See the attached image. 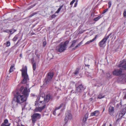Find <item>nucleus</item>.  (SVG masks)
Listing matches in <instances>:
<instances>
[{"instance_id":"9d476101","label":"nucleus","mask_w":126,"mask_h":126,"mask_svg":"<svg viewBox=\"0 0 126 126\" xmlns=\"http://www.w3.org/2000/svg\"><path fill=\"white\" fill-rule=\"evenodd\" d=\"M122 69H117L115 70L113 72V74L114 75L120 76L122 74Z\"/></svg>"},{"instance_id":"49530a36","label":"nucleus","mask_w":126,"mask_h":126,"mask_svg":"<svg viewBox=\"0 0 126 126\" xmlns=\"http://www.w3.org/2000/svg\"><path fill=\"white\" fill-rule=\"evenodd\" d=\"M124 99H126V93L124 95L123 97Z\"/></svg>"},{"instance_id":"774afa93","label":"nucleus","mask_w":126,"mask_h":126,"mask_svg":"<svg viewBox=\"0 0 126 126\" xmlns=\"http://www.w3.org/2000/svg\"><path fill=\"white\" fill-rule=\"evenodd\" d=\"M118 0H117V1H118Z\"/></svg>"},{"instance_id":"864d4df0","label":"nucleus","mask_w":126,"mask_h":126,"mask_svg":"<svg viewBox=\"0 0 126 126\" xmlns=\"http://www.w3.org/2000/svg\"><path fill=\"white\" fill-rule=\"evenodd\" d=\"M17 126H24L23 125H17Z\"/></svg>"},{"instance_id":"c03bdc74","label":"nucleus","mask_w":126,"mask_h":126,"mask_svg":"<svg viewBox=\"0 0 126 126\" xmlns=\"http://www.w3.org/2000/svg\"><path fill=\"white\" fill-rule=\"evenodd\" d=\"M11 30L13 31V32L11 33V34H12L14 32H15L16 31V30H13V29H12Z\"/></svg>"},{"instance_id":"603ef678","label":"nucleus","mask_w":126,"mask_h":126,"mask_svg":"<svg viewBox=\"0 0 126 126\" xmlns=\"http://www.w3.org/2000/svg\"><path fill=\"white\" fill-rule=\"evenodd\" d=\"M93 99L92 98H91L89 99V101H92Z\"/></svg>"},{"instance_id":"6ab92c4d","label":"nucleus","mask_w":126,"mask_h":126,"mask_svg":"<svg viewBox=\"0 0 126 126\" xmlns=\"http://www.w3.org/2000/svg\"><path fill=\"white\" fill-rule=\"evenodd\" d=\"M105 96L101 94H100L98 95L97 97V98L100 99H102Z\"/></svg>"},{"instance_id":"a211bd4d","label":"nucleus","mask_w":126,"mask_h":126,"mask_svg":"<svg viewBox=\"0 0 126 126\" xmlns=\"http://www.w3.org/2000/svg\"><path fill=\"white\" fill-rule=\"evenodd\" d=\"M77 42V41L76 40H73L72 42V44L70 46V48H71L74 46Z\"/></svg>"},{"instance_id":"0e129e2a","label":"nucleus","mask_w":126,"mask_h":126,"mask_svg":"<svg viewBox=\"0 0 126 126\" xmlns=\"http://www.w3.org/2000/svg\"><path fill=\"white\" fill-rule=\"evenodd\" d=\"M87 66H89V65H87Z\"/></svg>"},{"instance_id":"9b49d317","label":"nucleus","mask_w":126,"mask_h":126,"mask_svg":"<svg viewBox=\"0 0 126 126\" xmlns=\"http://www.w3.org/2000/svg\"><path fill=\"white\" fill-rule=\"evenodd\" d=\"M83 89L84 88L82 85L81 84L79 85L78 87H76L75 93L81 92Z\"/></svg>"},{"instance_id":"412c9836","label":"nucleus","mask_w":126,"mask_h":126,"mask_svg":"<svg viewBox=\"0 0 126 126\" xmlns=\"http://www.w3.org/2000/svg\"><path fill=\"white\" fill-rule=\"evenodd\" d=\"M63 5H62L61 6H60L59 8L56 11V13H58L61 10V9L63 7Z\"/></svg>"},{"instance_id":"e2e57ef3","label":"nucleus","mask_w":126,"mask_h":126,"mask_svg":"<svg viewBox=\"0 0 126 126\" xmlns=\"http://www.w3.org/2000/svg\"><path fill=\"white\" fill-rule=\"evenodd\" d=\"M95 85V86H97V85Z\"/></svg>"},{"instance_id":"37998d69","label":"nucleus","mask_w":126,"mask_h":126,"mask_svg":"<svg viewBox=\"0 0 126 126\" xmlns=\"http://www.w3.org/2000/svg\"><path fill=\"white\" fill-rule=\"evenodd\" d=\"M56 16V15H53L51 16V17L52 18H53L55 17Z\"/></svg>"},{"instance_id":"a19ab883","label":"nucleus","mask_w":126,"mask_h":126,"mask_svg":"<svg viewBox=\"0 0 126 126\" xmlns=\"http://www.w3.org/2000/svg\"><path fill=\"white\" fill-rule=\"evenodd\" d=\"M57 110H55H55L53 112V115H56V111Z\"/></svg>"},{"instance_id":"a18cd8bd","label":"nucleus","mask_w":126,"mask_h":126,"mask_svg":"<svg viewBox=\"0 0 126 126\" xmlns=\"http://www.w3.org/2000/svg\"><path fill=\"white\" fill-rule=\"evenodd\" d=\"M77 1H76V2L75 3V5H74V7H76L77 6Z\"/></svg>"},{"instance_id":"6e6d98bb","label":"nucleus","mask_w":126,"mask_h":126,"mask_svg":"<svg viewBox=\"0 0 126 126\" xmlns=\"http://www.w3.org/2000/svg\"><path fill=\"white\" fill-rule=\"evenodd\" d=\"M22 54H20V57H22Z\"/></svg>"},{"instance_id":"7c9ffc66","label":"nucleus","mask_w":126,"mask_h":126,"mask_svg":"<svg viewBox=\"0 0 126 126\" xmlns=\"http://www.w3.org/2000/svg\"><path fill=\"white\" fill-rule=\"evenodd\" d=\"M10 123H9L8 124V125H7L5 124L4 123H2L1 126H10Z\"/></svg>"},{"instance_id":"052dcab7","label":"nucleus","mask_w":126,"mask_h":126,"mask_svg":"<svg viewBox=\"0 0 126 126\" xmlns=\"http://www.w3.org/2000/svg\"><path fill=\"white\" fill-rule=\"evenodd\" d=\"M109 126H112V125L111 124Z\"/></svg>"},{"instance_id":"6e6552de","label":"nucleus","mask_w":126,"mask_h":126,"mask_svg":"<svg viewBox=\"0 0 126 126\" xmlns=\"http://www.w3.org/2000/svg\"><path fill=\"white\" fill-rule=\"evenodd\" d=\"M41 115L38 113H34L32 116V123H34L36 121V119H40V118Z\"/></svg>"},{"instance_id":"ddd939ff","label":"nucleus","mask_w":126,"mask_h":126,"mask_svg":"<svg viewBox=\"0 0 126 126\" xmlns=\"http://www.w3.org/2000/svg\"><path fill=\"white\" fill-rule=\"evenodd\" d=\"M109 114L111 115H112L114 112V107L111 106L110 107L109 109Z\"/></svg>"},{"instance_id":"b1692460","label":"nucleus","mask_w":126,"mask_h":126,"mask_svg":"<svg viewBox=\"0 0 126 126\" xmlns=\"http://www.w3.org/2000/svg\"><path fill=\"white\" fill-rule=\"evenodd\" d=\"M79 68H77L74 74L75 75H77L79 73Z\"/></svg>"},{"instance_id":"0eeeda50","label":"nucleus","mask_w":126,"mask_h":126,"mask_svg":"<svg viewBox=\"0 0 126 126\" xmlns=\"http://www.w3.org/2000/svg\"><path fill=\"white\" fill-rule=\"evenodd\" d=\"M72 118V116L70 112H67L65 113V117L64 119L65 124H66L68 122V120H71Z\"/></svg>"},{"instance_id":"423d86ee","label":"nucleus","mask_w":126,"mask_h":126,"mask_svg":"<svg viewBox=\"0 0 126 126\" xmlns=\"http://www.w3.org/2000/svg\"><path fill=\"white\" fill-rule=\"evenodd\" d=\"M124 107H125V108L123 109L120 112L119 115V118L116 120V123L119 120H121L123 116L125 114L126 112V104L124 105Z\"/></svg>"},{"instance_id":"f8f14e48","label":"nucleus","mask_w":126,"mask_h":126,"mask_svg":"<svg viewBox=\"0 0 126 126\" xmlns=\"http://www.w3.org/2000/svg\"><path fill=\"white\" fill-rule=\"evenodd\" d=\"M66 106V103L64 102L60 104V106L59 107H56L55 108V110H57L60 109L61 108L63 107V109H65Z\"/></svg>"},{"instance_id":"8fccbe9b","label":"nucleus","mask_w":126,"mask_h":126,"mask_svg":"<svg viewBox=\"0 0 126 126\" xmlns=\"http://www.w3.org/2000/svg\"><path fill=\"white\" fill-rule=\"evenodd\" d=\"M120 104H117V105H116V107L117 108H119V107H120Z\"/></svg>"},{"instance_id":"f257e3e1","label":"nucleus","mask_w":126,"mask_h":126,"mask_svg":"<svg viewBox=\"0 0 126 126\" xmlns=\"http://www.w3.org/2000/svg\"><path fill=\"white\" fill-rule=\"evenodd\" d=\"M30 92V90L29 89V91H28L27 87H25L24 88L23 86H22L19 91L17 92L14 94V97L12 102L13 106L14 107H16L17 106L18 103H22L21 105L22 109L25 108L26 104L25 102H23L26 100Z\"/></svg>"},{"instance_id":"2f4dec72","label":"nucleus","mask_w":126,"mask_h":126,"mask_svg":"<svg viewBox=\"0 0 126 126\" xmlns=\"http://www.w3.org/2000/svg\"><path fill=\"white\" fill-rule=\"evenodd\" d=\"M37 12H35V13H33L31 15H30L29 16V17H32V16H34L36 14H37Z\"/></svg>"},{"instance_id":"4d7b16f0","label":"nucleus","mask_w":126,"mask_h":126,"mask_svg":"<svg viewBox=\"0 0 126 126\" xmlns=\"http://www.w3.org/2000/svg\"><path fill=\"white\" fill-rule=\"evenodd\" d=\"M119 104H120V105H121V106L122 105V102H121Z\"/></svg>"},{"instance_id":"09e8293b","label":"nucleus","mask_w":126,"mask_h":126,"mask_svg":"<svg viewBox=\"0 0 126 126\" xmlns=\"http://www.w3.org/2000/svg\"><path fill=\"white\" fill-rule=\"evenodd\" d=\"M38 103L37 101H35V106H36L38 105Z\"/></svg>"},{"instance_id":"5701e85b","label":"nucleus","mask_w":126,"mask_h":126,"mask_svg":"<svg viewBox=\"0 0 126 126\" xmlns=\"http://www.w3.org/2000/svg\"><path fill=\"white\" fill-rule=\"evenodd\" d=\"M88 118V116L87 115H86L84 116L83 119V122H85L87 120Z\"/></svg>"},{"instance_id":"e433bc0d","label":"nucleus","mask_w":126,"mask_h":126,"mask_svg":"<svg viewBox=\"0 0 126 126\" xmlns=\"http://www.w3.org/2000/svg\"><path fill=\"white\" fill-rule=\"evenodd\" d=\"M124 16L125 17H126V11L125 10L123 14Z\"/></svg>"},{"instance_id":"de8ad7c7","label":"nucleus","mask_w":126,"mask_h":126,"mask_svg":"<svg viewBox=\"0 0 126 126\" xmlns=\"http://www.w3.org/2000/svg\"><path fill=\"white\" fill-rule=\"evenodd\" d=\"M21 40V39H19L18 40V41L17 42V43L16 44V45H17L18 43Z\"/></svg>"},{"instance_id":"680f3d73","label":"nucleus","mask_w":126,"mask_h":126,"mask_svg":"<svg viewBox=\"0 0 126 126\" xmlns=\"http://www.w3.org/2000/svg\"><path fill=\"white\" fill-rule=\"evenodd\" d=\"M125 81L126 82V78L125 79Z\"/></svg>"},{"instance_id":"20e7f679","label":"nucleus","mask_w":126,"mask_h":126,"mask_svg":"<svg viewBox=\"0 0 126 126\" xmlns=\"http://www.w3.org/2000/svg\"><path fill=\"white\" fill-rule=\"evenodd\" d=\"M53 76V72H49L48 73L45 79L44 85L45 86L50 85L52 82V79Z\"/></svg>"},{"instance_id":"13d9d810","label":"nucleus","mask_w":126,"mask_h":126,"mask_svg":"<svg viewBox=\"0 0 126 126\" xmlns=\"http://www.w3.org/2000/svg\"><path fill=\"white\" fill-rule=\"evenodd\" d=\"M8 52V51H6L5 52V53H7Z\"/></svg>"},{"instance_id":"f3484780","label":"nucleus","mask_w":126,"mask_h":126,"mask_svg":"<svg viewBox=\"0 0 126 126\" xmlns=\"http://www.w3.org/2000/svg\"><path fill=\"white\" fill-rule=\"evenodd\" d=\"M98 36V35H96L95 37H94V38L93 39H92V40H90V41H87V42H86L85 43V44H88L92 42H93L96 39V38H97V37Z\"/></svg>"},{"instance_id":"c85d7f7f","label":"nucleus","mask_w":126,"mask_h":126,"mask_svg":"<svg viewBox=\"0 0 126 126\" xmlns=\"http://www.w3.org/2000/svg\"><path fill=\"white\" fill-rule=\"evenodd\" d=\"M4 32H6L7 33H10V34H11V33L12 32V30H7L4 31Z\"/></svg>"},{"instance_id":"473e14b6","label":"nucleus","mask_w":126,"mask_h":126,"mask_svg":"<svg viewBox=\"0 0 126 126\" xmlns=\"http://www.w3.org/2000/svg\"><path fill=\"white\" fill-rule=\"evenodd\" d=\"M108 4L109 8L110 7L111 5V2L110 1L108 3Z\"/></svg>"},{"instance_id":"393cba45","label":"nucleus","mask_w":126,"mask_h":126,"mask_svg":"<svg viewBox=\"0 0 126 126\" xmlns=\"http://www.w3.org/2000/svg\"><path fill=\"white\" fill-rule=\"evenodd\" d=\"M81 42H80L77 45H76L75 47L74 48H73L72 49V50H74L77 47L80 46L81 44Z\"/></svg>"},{"instance_id":"f704fd0d","label":"nucleus","mask_w":126,"mask_h":126,"mask_svg":"<svg viewBox=\"0 0 126 126\" xmlns=\"http://www.w3.org/2000/svg\"><path fill=\"white\" fill-rule=\"evenodd\" d=\"M8 122V120L7 119H6L4 120V123L5 124H6Z\"/></svg>"},{"instance_id":"aec40b11","label":"nucleus","mask_w":126,"mask_h":126,"mask_svg":"<svg viewBox=\"0 0 126 126\" xmlns=\"http://www.w3.org/2000/svg\"><path fill=\"white\" fill-rule=\"evenodd\" d=\"M102 16H98L97 17H96L94 18V20L95 21H97L99 19L101 18L102 17Z\"/></svg>"},{"instance_id":"72a5a7b5","label":"nucleus","mask_w":126,"mask_h":126,"mask_svg":"<svg viewBox=\"0 0 126 126\" xmlns=\"http://www.w3.org/2000/svg\"><path fill=\"white\" fill-rule=\"evenodd\" d=\"M106 75L108 78H111L110 77V75L109 73H108L106 74Z\"/></svg>"},{"instance_id":"1a4fd4ad","label":"nucleus","mask_w":126,"mask_h":126,"mask_svg":"<svg viewBox=\"0 0 126 126\" xmlns=\"http://www.w3.org/2000/svg\"><path fill=\"white\" fill-rule=\"evenodd\" d=\"M43 98V100H44V103H46L49 102V100L51 98V97L50 94L47 95L46 97H44V98L41 97L40 99Z\"/></svg>"},{"instance_id":"c756f323","label":"nucleus","mask_w":126,"mask_h":126,"mask_svg":"<svg viewBox=\"0 0 126 126\" xmlns=\"http://www.w3.org/2000/svg\"><path fill=\"white\" fill-rule=\"evenodd\" d=\"M10 45V43L9 41H7L6 44V46L7 47H8Z\"/></svg>"},{"instance_id":"58836bf2","label":"nucleus","mask_w":126,"mask_h":126,"mask_svg":"<svg viewBox=\"0 0 126 126\" xmlns=\"http://www.w3.org/2000/svg\"><path fill=\"white\" fill-rule=\"evenodd\" d=\"M75 0H73L72 1H71L70 3V5H72L75 2Z\"/></svg>"},{"instance_id":"4468645a","label":"nucleus","mask_w":126,"mask_h":126,"mask_svg":"<svg viewBox=\"0 0 126 126\" xmlns=\"http://www.w3.org/2000/svg\"><path fill=\"white\" fill-rule=\"evenodd\" d=\"M45 106L46 105H45L42 107L36 108L34 110V112H41L43 109L45 108Z\"/></svg>"},{"instance_id":"cd10ccee","label":"nucleus","mask_w":126,"mask_h":126,"mask_svg":"<svg viewBox=\"0 0 126 126\" xmlns=\"http://www.w3.org/2000/svg\"><path fill=\"white\" fill-rule=\"evenodd\" d=\"M18 38V36L17 35H16L15 36V37L13 38V41H16L17 40Z\"/></svg>"},{"instance_id":"f03ea898","label":"nucleus","mask_w":126,"mask_h":126,"mask_svg":"<svg viewBox=\"0 0 126 126\" xmlns=\"http://www.w3.org/2000/svg\"><path fill=\"white\" fill-rule=\"evenodd\" d=\"M69 41L66 40L64 42L61 43L56 48V50L58 52L61 53L65 50L66 48V46L68 44Z\"/></svg>"},{"instance_id":"dca6fc26","label":"nucleus","mask_w":126,"mask_h":126,"mask_svg":"<svg viewBox=\"0 0 126 126\" xmlns=\"http://www.w3.org/2000/svg\"><path fill=\"white\" fill-rule=\"evenodd\" d=\"M99 113L98 111L96 110L94 112L92 113L91 114V116H97L99 114Z\"/></svg>"},{"instance_id":"338daca9","label":"nucleus","mask_w":126,"mask_h":126,"mask_svg":"<svg viewBox=\"0 0 126 126\" xmlns=\"http://www.w3.org/2000/svg\"><path fill=\"white\" fill-rule=\"evenodd\" d=\"M13 32V31L12 30V33Z\"/></svg>"},{"instance_id":"4c0bfd02","label":"nucleus","mask_w":126,"mask_h":126,"mask_svg":"<svg viewBox=\"0 0 126 126\" xmlns=\"http://www.w3.org/2000/svg\"><path fill=\"white\" fill-rule=\"evenodd\" d=\"M36 5V4H35L32 5H31L29 7V9H30L31 8H32L33 7L35 6Z\"/></svg>"},{"instance_id":"c9c22d12","label":"nucleus","mask_w":126,"mask_h":126,"mask_svg":"<svg viewBox=\"0 0 126 126\" xmlns=\"http://www.w3.org/2000/svg\"><path fill=\"white\" fill-rule=\"evenodd\" d=\"M122 67L125 69L126 70V63L125 64L123 65L122 66Z\"/></svg>"},{"instance_id":"39448f33","label":"nucleus","mask_w":126,"mask_h":126,"mask_svg":"<svg viewBox=\"0 0 126 126\" xmlns=\"http://www.w3.org/2000/svg\"><path fill=\"white\" fill-rule=\"evenodd\" d=\"M112 34V33H110L106 37H105L99 43V46L101 47H102L105 46L106 42L109 38H111V35Z\"/></svg>"},{"instance_id":"3c124183","label":"nucleus","mask_w":126,"mask_h":126,"mask_svg":"<svg viewBox=\"0 0 126 126\" xmlns=\"http://www.w3.org/2000/svg\"><path fill=\"white\" fill-rule=\"evenodd\" d=\"M85 31L84 30V31H81V32H80V33H83Z\"/></svg>"},{"instance_id":"5fc2aeb1","label":"nucleus","mask_w":126,"mask_h":126,"mask_svg":"<svg viewBox=\"0 0 126 126\" xmlns=\"http://www.w3.org/2000/svg\"><path fill=\"white\" fill-rule=\"evenodd\" d=\"M106 125V124L105 123H104L103 125H102V126H105Z\"/></svg>"},{"instance_id":"7ed1b4c3","label":"nucleus","mask_w":126,"mask_h":126,"mask_svg":"<svg viewBox=\"0 0 126 126\" xmlns=\"http://www.w3.org/2000/svg\"><path fill=\"white\" fill-rule=\"evenodd\" d=\"M22 72V77L23 79L21 81L22 83L25 84L27 80L29 79L28 76L27 74V68L26 66L22 68V69L21 70Z\"/></svg>"},{"instance_id":"4be33fe9","label":"nucleus","mask_w":126,"mask_h":126,"mask_svg":"<svg viewBox=\"0 0 126 126\" xmlns=\"http://www.w3.org/2000/svg\"><path fill=\"white\" fill-rule=\"evenodd\" d=\"M63 5H62L61 6H60L59 8L56 11V13H58L61 10V9L63 7Z\"/></svg>"},{"instance_id":"bf43d9fd","label":"nucleus","mask_w":126,"mask_h":126,"mask_svg":"<svg viewBox=\"0 0 126 126\" xmlns=\"http://www.w3.org/2000/svg\"><path fill=\"white\" fill-rule=\"evenodd\" d=\"M87 57H85V58H84V59H85H85H87Z\"/></svg>"},{"instance_id":"ea45409f","label":"nucleus","mask_w":126,"mask_h":126,"mask_svg":"<svg viewBox=\"0 0 126 126\" xmlns=\"http://www.w3.org/2000/svg\"><path fill=\"white\" fill-rule=\"evenodd\" d=\"M108 10V9H107L104 10L103 12V14H104Z\"/></svg>"},{"instance_id":"79ce46f5","label":"nucleus","mask_w":126,"mask_h":126,"mask_svg":"<svg viewBox=\"0 0 126 126\" xmlns=\"http://www.w3.org/2000/svg\"><path fill=\"white\" fill-rule=\"evenodd\" d=\"M46 42H44L43 43V47H45L46 45Z\"/></svg>"},{"instance_id":"2eb2a0df","label":"nucleus","mask_w":126,"mask_h":126,"mask_svg":"<svg viewBox=\"0 0 126 126\" xmlns=\"http://www.w3.org/2000/svg\"><path fill=\"white\" fill-rule=\"evenodd\" d=\"M45 96V95L44 93L40 95V96L38 97L37 98V101H39L40 103H42L43 101H44V100H43V98L40 99V98L41 97H43L44 98V97Z\"/></svg>"},{"instance_id":"bb28decb","label":"nucleus","mask_w":126,"mask_h":126,"mask_svg":"<svg viewBox=\"0 0 126 126\" xmlns=\"http://www.w3.org/2000/svg\"><path fill=\"white\" fill-rule=\"evenodd\" d=\"M32 63L33 64L32 67L33 70L34 71H35L36 68V65L35 63H33V62H32Z\"/></svg>"},{"instance_id":"69168bd1","label":"nucleus","mask_w":126,"mask_h":126,"mask_svg":"<svg viewBox=\"0 0 126 126\" xmlns=\"http://www.w3.org/2000/svg\"><path fill=\"white\" fill-rule=\"evenodd\" d=\"M104 109L103 110V111H104Z\"/></svg>"},{"instance_id":"a878e982","label":"nucleus","mask_w":126,"mask_h":126,"mask_svg":"<svg viewBox=\"0 0 126 126\" xmlns=\"http://www.w3.org/2000/svg\"><path fill=\"white\" fill-rule=\"evenodd\" d=\"M14 67V66L13 65H12L11 66L9 71V73H11L13 71V68Z\"/></svg>"}]
</instances>
